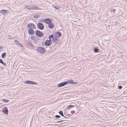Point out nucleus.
Segmentation results:
<instances>
[{
	"instance_id": "f257e3e1",
	"label": "nucleus",
	"mask_w": 127,
	"mask_h": 127,
	"mask_svg": "<svg viewBox=\"0 0 127 127\" xmlns=\"http://www.w3.org/2000/svg\"><path fill=\"white\" fill-rule=\"evenodd\" d=\"M27 28L28 29V32H40L38 31L35 28V27L34 25L32 23L28 24L27 25Z\"/></svg>"
},
{
	"instance_id": "f03ea898",
	"label": "nucleus",
	"mask_w": 127,
	"mask_h": 127,
	"mask_svg": "<svg viewBox=\"0 0 127 127\" xmlns=\"http://www.w3.org/2000/svg\"><path fill=\"white\" fill-rule=\"evenodd\" d=\"M78 83L77 82H75L73 81L72 80H68L64 82L58 84V86L59 87H61L66 85L67 83H70L71 84H76Z\"/></svg>"
},
{
	"instance_id": "7ed1b4c3",
	"label": "nucleus",
	"mask_w": 127,
	"mask_h": 127,
	"mask_svg": "<svg viewBox=\"0 0 127 127\" xmlns=\"http://www.w3.org/2000/svg\"><path fill=\"white\" fill-rule=\"evenodd\" d=\"M25 8L27 9L30 10H39L40 9L38 7L35 5H26L25 6Z\"/></svg>"
},
{
	"instance_id": "20e7f679",
	"label": "nucleus",
	"mask_w": 127,
	"mask_h": 127,
	"mask_svg": "<svg viewBox=\"0 0 127 127\" xmlns=\"http://www.w3.org/2000/svg\"><path fill=\"white\" fill-rule=\"evenodd\" d=\"M37 50L39 52L42 53H43L45 52V49L42 47H38L37 48Z\"/></svg>"
},
{
	"instance_id": "39448f33",
	"label": "nucleus",
	"mask_w": 127,
	"mask_h": 127,
	"mask_svg": "<svg viewBox=\"0 0 127 127\" xmlns=\"http://www.w3.org/2000/svg\"><path fill=\"white\" fill-rule=\"evenodd\" d=\"M37 26L38 29L40 30H43L44 28L43 25L40 23H38L37 24Z\"/></svg>"
},
{
	"instance_id": "423d86ee",
	"label": "nucleus",
	"mask_w": 127,
	"mask_h": 127,
	"mask_svg": "<svg viewBox=\"0 0 127 127\" xmlns=\"http://www.w3.org/2000/svg\"><path fill=\"white\" fill-rule=\"evenodd\" d=\"M25 83H26L27 84H31L36 85L37 83L36 82L31 81H27L25 82Z\"/></svg>"
},
{
	"instance_id": "0eeeda50",
	"label": "nucleus",
	"mask_w": 127,
	"mask_h": 127,
	"mask_svg": "<svg viewBox=\"0 0 127 127\" xmlns=\"http://www.w3.org/2000/svg\"><path fill=\"white\" fill-rule=\"evenodd\" d=\"M52 42L51 40H47L45 42V44L47 46H49L52 44Z\"/></svg>"
},
{
	"instance_id": "6e6552de",
	"label": "nucleus",
	"mask_w": 127,
	"mask_h": 127,
	"mask_svg": "<svg viewBox=\"0 0 127 127\" xmlns=\"http://www.w3.org/2000/svg\"><path fill=\"white\" fill-rule=\"evenodd\" d=\"M43 21L44 22L48 24L52 22V20L51 19H44L43 20Z\"/></svg>"
},
{
	"instance_id": "1a4fd4ad",
	"label": "nucleus",
	"mask_w": 127,
	"mask_h": 127,
	"mask_svg": "<svg viewBox=\"0 0 127 127\" xmlns=\"http://www.w3.org/2000/svg\"><path fill=\"white\" fill-rule=\"evenodd\" d=\"M57 37H54L52 38V41L54 43H58L59 41V40Z\"/></svg>"
},
{
	"instance_id": "9d476101",
	"label": "nucleus",
	"mask_w": 127,
	"mask_h": 127,
	"mask_svg": "<svg viewBox=\"0 0 127 127\" xmlns=\"http://www.w3.org/2000/svg\"><path fill=\"white\" fill-rule=\"evenodd\" d=\"M0 13L3 15H6L7 12V10H2L0 11Z\"/></svg>"
},
{
	"instance_id": "9b49d317",
	"label": "nucleus",
	"mask_w": 127,
	"mask_h": 127,
	"mask_svg": "<svg viewBox=\"0 0 127 127\" xmlns=\"http://www.w3.org/2000/svg\"><path fill=\"white\" fill-rule=\"evenodd\" d=\"M2 111L4 114H8V109L7 108L4 107L2 109Z\"/></svg>"
},
{
	"instance_id": "f8f14e48",
	"label": "nucleus",
	"mask_w": 127,
	"mask_h": 127,
	"mask_svg": "<svg viewBox=\"0 0 127 127\" xmlns=\"http://www.w3.org/2000/svg\"><path fill=\"white\" fill-rule=\"evenodd\" d=\"M62 35L61 32H56L55 36L57 37L58 38L60 37Z\"/></svg>"
},
{
	"instance_id": "ddd939ff",
	"label": "nucleus",
	"mask_w": 127,
	"mask_h": 127,
	"mask_svg": "<svg viewBox=\"0 0 127 127\" xmlns=\"http://www.w3.org/2000/svg\"><path fill=\"white\" fill-rule=\"evenodd\" d=\"M35 33L37 36L39 37L42 36L43 34L42 32H35Z\"/></svg>"
},
{
	"instance_id": "4468645a",
	"label": "nucleus",
	"mask_w": 127,
	"mask_h": 127,
	"mask_svg": "<svg viewBox=\"0 0 127 127\" xmlns=\"http://www.w3.org/2000/svg\"><path fill=\"white\" fill-rule=\"evenodd\" d=\"M48 27L52 29L54 27V25L53 23L50 22L48 25Z\"/></svg>"
},
{
	"instance_id": "2eb2a0df",
	"label": "nucleus",
	"mask_w": 127,
	"mask_h": 127,
	"mask_svg": "<svg viewBox=\"0 0 127 127\" xmlns=\"http://www.w3.org/2000/svg\"><path fill=\"white\" fill-rule=\"evenodd\" d=\"M0 63H1L3 64L4 65H6V64L5 63H4L3 62L1 59H0Z\"/></svg>"
},
{
	"instance_id": "dca6fc26",
	"label": "nucleus",
	"mask_w": 127,
	"mask_h": 127,
	"mask_svg": "<svg viewBox=\"0 0 127 127\" xmlns=\"http://www.w3.org/2000/svg\"><path fill=\"white\" fill-rule=\"evenodd\" d=\"M40 16L39 15H36L34 16V18H39Z\"/></svg>"
},
{
	"instance_id": "f3484780",
	"label": "nucleus",
	"mask_w": 127,
	"mask_h": 127,
	"mask_svg": "<svg viewBox=\"0 0 127 127\" xmlns=\"http://www.w3.org/2000/svg\"><path fill=\"white\" fill-rule=\"evenodd\" d=\"M115 11H116V9H112L111 10V12H112V13L113 14H114L115 13Z\"/></svg>"
},
{
	"instance_id": "a211bd4d",
	"label": "nucleus",
	"mask_w": 127,
	"mask_h": 127,
	"mask_svg": "<svg viewBox=\"0 0 127 127\" xmlns=\"http://www.w3.org/2000/svg\"><path fill=\"white\" fill-rule=\"evenodd\" d=\"M59 113L62 116H64V114L63 112L62 111H60L59 112Z\"/></svg>"
},
{
	"instance_id": "6ab92c4d",
	"label": "nucleus",
	"mask_w": 127,
	"mask_h": 127,
	"mask_svg": "<svg viewBox=\"0 0 127 127\" xmlns=\"http://www.w3.org/2000/svg\"><path fill=\"white\" fill-rule=\"evenodd\" d=\"M6 54L5 53H4L2 54V59H3L4 57L6 56Z\"/></svg>"
},
{
	"instance_id": "aec40b11",
	"label": "nucleus",
	"mask_w": 127,
	"mask_h": 127,
	"mask_svg": "<svg viewBox=\"0 0 127 127\" xmlns=\"http://www.w3.org/2000/svg\"><path fill=\"white\" fill-rule=\"evenodd\" d=\"M14 42L16 45H18L19 43V41L17 40H15L14 41Z\"/></svg>"
},
{
	"instance_id": "412c9836",
	"label": "nucleus",
	"mask_w": 127,
	"mask_h": 127,
	"mask_svg": "<svg viewBox=\"0 0 127 127\" xmlns=\"http://www.w3.org/2000/svg\"><path fill=\"white\" fill-rule=\"evenodd\" d=\"M18 45H19L20 47H21V48L22 49H24V46L22 45V44L20 43H19V44Z\"/></svg>"
},
{
	"instance_id": "4be33fe9",
	"label": "nucleus",
	"mask_w": 127,
	"mask_h": 127,
	"mask_svg": "<svg viewBox=\"0 0 127 127\" xmlns=\"http://www.w3.org/2000/svg\"><path fill=\"white\" fill-rule=\"evenodd\" d=\"M54 37H53V35H51L49 36V40H51V38H54Z\"/></svg>"
},
{
	"instance_id": "5701e85b",
	"label": "nucleus",
	"mask_w": 127,
	"mask_h": 127,
	"mask_svg": "<svg viewBox=\"0 0 127 127\" xmlns=\"http://www.w3.org/2000/svg\"><path fill=\"white\" fill-rule=\"evenodd\" d=\"M98 49L96 48H95L94 49V51L96 53L98 52Z\"/></svg>"
},
{
	"instance_id": "b1692460",
	"label": "nucleus",
	"mask_w": 127,
	"mask_h": 127,
	"mask_svg": "<svg viewBox=\"0 0 127 127\" xmlns=\"http://www.w3.org/2000/svg\"><path fill=\"white\" fill-rule=\"evenodd\" d=\"M74 107V106L72 105H70L68 107V108L69 109H70V108H71L73 107Z\"/></svg>"
},
{
	"instance_id": "393cba45",
	"label": "nucleus",
	"mask_w": 127,
	"mask_h": 127,
	"mask_svg": "<svg viewBox=\"0 0 127 127\" xmlns=\"http://www.w3.org/2000/svg\"><path fill=\"white\" fill-rule=\"evenodd\" d=\"M3 101L5 102H7L8 101V100L6 99H3Z\"/></svg>"
},
{
	"instance_id": "a878e982",
	"label": "nucleus",
	"mask_w": 127,
	"mask_h": 127,
	"mask_svg": "<svg viewBox=\"0 0 127 127\" xmlns=\"http://www.w3.org/2000/svg\"><path fill=\"white\" fill-rule=\"evenodd\" d=\"M55 117L56 118H59L60 117V116L59 115H56Z\"/></svg>"
},
{
	"instance_id": "bb28decb",
	"label": "nucleus",
	"mask_w": 127,
	"mask_h": 127,
	"mask_svg": "<svg viewBox=\"0 0 127 127\" xmlns=\"http://www.w3.org/2000/svg\"><path fill=\"white\" fill-rule=\"evenodd\" d=\"M34 32H28L30 34H33Z\"/></svg>"
},
{
	"instance_id": "cd10ccee",
	"label": "nucleus",
	"mask_w": 127,
	"mask_h": 127,
	"mask_svg": "<svg viewBox=\"0 0 127 127\" xmlns=\"http://www.w3.org/2000/svg\"><path fill=\"white\" fill-rule=\"evenodd\" d=\"M3 48V47L2 46H0V52L1 50V49H2Z\"/></svg>"
},
{
	"instance_id": "c85d7f7f",
	"label": "nucleus",
	"mask_w": 127,
	"mask_h": 127,
	"mask_svg": "<svg viewBox=\"0 0 127 127\" xmlns=\"http://www.w3.org/2000/svg\"><path fill=\"white\" fill-rule=\"evenodd\" d=\"M122 88V87L121 86H120L118 87V88L119 89H121Z\"/></svg>"
},
{
	"instance_id": "c756f323",
	"label": "nucleus",
	"mask_w": 127,
	"mask_h": 127,
	"mask_svg": "<svg viewBox=\"0 0 127 127\" xmlns=\"http://www.w3.org/2000/svg\"><path fill=\"white\" fill-rule=\"evenodd\" d=\"M31 47H32L33 46V45L31 43H29Z\"/></svg>"
},
{
	"instance_id": "7c9ffc66",
	"label": "nucleus",
	"mask_w": 127,
	"mask_h": 127,
	"mask_svg": "<svg viewBox=\"0 0 127 127\" xmlns=\"http://www.w3.org/2000/svg\"><path fill=\"white\" fill-rule=\"evenodd\" d=\"M54 8L57 9H59L58 8H59V7H57V6H55L54 7Z\"/></svg>"
},
{
	"instance_id": "2f4dec72",
	"label": "nucleus",
	"mask_w": 127,
	"mask_h": 127,
	"mask_svg": "<svg viewBox=\"0 0 127 127\" xmlns=\"http://www.w3.org/2000/svg\"><path fill=\"white\" fill-rule=\"evenodd\" d=\"M63 120L59 121H58L57 122H58V123H60V122H63Z\"/></svg>"
},
{
	"instance_id": "473e14b6",
	"label": "nucleus",
	"mask_w": 127,
	"mask_h": 127,
	"mask_svg": "<svg viewBox=\"0 0 127 127\" xmlns=\"http://www.w3.org/2000/svg\"><path fill=\"white\" fill-rule=\"evenodd\" d=\"M119 11H121V9H119Z\"/></svg>"
}]
</instances>
